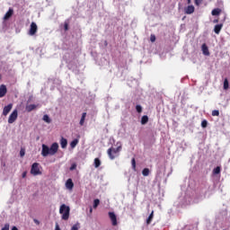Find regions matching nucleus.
Returning <instances> with one entry per match:
<instances>
[{
	"mask_svg": "<svg viewBox=\"0 0 230 230\" xmlns=\"http://www.w3.org/2000/svg\"><path fill=\"white\" fill-rule=\"evenodd\" d=\"M57 152H58V143H53L50 147L45 144L42 145L41 155L43 157H48V155H55Z\"/></svg>",
	"mask_w": 230,
	"mask_h": 230,
	"instance_id": "obj_1",
	"label": "nucleus"
},
{
	"mask_svg": "<svg viewBox=\"0 0 230 230\" xmlns=\"http://www.w3.org/2000/svg\"><path fill=\"white\" fill-rule=\"evenodd\" d=\"M71 208L66 204H62L59 208V213L62 215V220H69V213Z\"/></svg>",
	"mask_w": 230,
	"mask_h": 230,
	"instance_id": "obj_2",
	"label": "nucleus"
},
{
	"mask_svg": "<svg viewBox=\"0 0 230 230\" xmlns=\"http://www.w3.org/2000/svg\"><path fill=\"white\" fill-rule=\"evenodd\" d=\"M31 174L34 176L42 175V172H40V168L39 167V163L32 164L31 168Z\"/></svg>",
	"mask_w": 230,
	"mask_h": 230,
	"instance_id": "obj_3",
	"label": "nucleus"
},
{
	"mask_svg": "<svg viewBox=\"0 0 230 230\" xmlns=\"http://www.w3.org/2000/svg\"><path fill=\"white\" fill-rule=\"evenodd\" d=\"M121 150V146H118L117 148L111 147L108 149L107 154L110 159L114 160L116 156L113 154H118Z\"/></svg>",
	"mask_w": 230,
	"mask_h": 230,
	"instance_id": "obj_4",
	"label": "nucleus"
},
{
	"mask_svg": "<svg viewBox=\"0 0 230 230\" xmlns=\"http://www.w3.org/2000/svg\"><path fill=\"white\" fill-rule=\"evenodd\" d=\"M19 116V112L17 111V110H14L9 116L8 119V123L12 124V123H15V121L17 120V118Z\"/></svg>",
	"mask_w": 230,
	"mask_h": 230,
	"instance_id": "obj_5",
	"label": "nucleus"
},
{
	"mask_svg": "<svg viewBox=\"0 0 230 230\" xmlns=\"http://www.w3.org/2000/svg\"><path fill=\"white\" fill-rule=\"evenodd\" d=\"M38 30H39V27L37 26V23L32 22L31 23V27H30V30H29V35L33 37V35H35L37 33Z\"/></svg>",
	"mask_w": 230,
	"mask_h": 230,
	"instance_id": "obj_6",
	"label": "nucleus"
},
{
	"mask_svg": "<svg viewBox=\"0 0 230 230\" xmlns=\"http://www.w3.org/2000/svg\"><path fill=\"white\" fill-rule=\"evenodd\" d=\"M13 107V104H12V103L4 106V110H3V115L8 116V114H10V111H12Z\"/></svg>",
	"mask_w": 230,
	"mask_h": 230,
	"instance_id": "obj_7",
	"label": "nucleus"
},
{
	"mask_svg": "<svg viewBox=\"0 0 230 230\" xmlns=\"http://www.w3.org/2000/svg\"><path fill=\"white\" fill-rule=\"evenodd\" d=\"M6 93H8V89L6 88V85L1 84L0 85V98H4V96H6Z\"/></svg>",
	"mask_w": 230,
	"mask_h": 230,
	"instance_id": "obj_8",
	"label": "nucleus"
},
{
	"mask_svg": "<svg viewBox=\"0 0 230 230\" xmlns=\"http://www.w3.org/2000/svg\"><path fill=\"white\" fill-rule=\"evenodd\" d=\"M109 217L112 222V226H118V218L116 217V214H114V212H109Z\"/></svg>",
	"mask_w": 230,
	"mask_h": 230,
	"instance_id": "obj_9",
	"label": "nucleus"
},
{
	"mask_svg": "<svg viewBox=\"0 0 230 230\" xmlns=\"http://www.w3.org/2000/svg\"><path fill=\"white\" fill-rule=\"evenodd\" d=\"M194 12H195V6L193 5H189L184 8V13H186L187 15H191V13H193Z\"/></svg>",
	"mask_w": 230,
	"mask_h": 230,
	"instance_id": "obj_10",
	"label": "nucleus"
},
{
	"mask_svg": "<svg viewBox=\"0 0 230 230\" xmlns=\"http://www.w3.org/2000/svg\"><path fill=\"white\" fill-rule=\"evenodd\" d=\"M201 50L203 55H205V57H209L210 53H209V49L208 48V45H206V43H204L201 46Z\"/></svg>",
	"mask_w": 230,
	"mask_h": 230,
	"instance_id": "obj_11",
	"label": "nucleus"
},
{
	"mask_svg": "<svg viewBox=\"0 0 230 230\" xmlns=\"http://www.w3.org/2000/svg\"><path fill=\"white\" fill-rule=\"evenodd\" d=\"M66 190H73V188H75V183L73 182V180L72 179H68L66 181Z\"/></svg>",
	"mask_w": 230,
	"mask_h": 230,
	"instance_id": "obj_12",
	"label": "nucleus"
},
{
	"mask_svg": "<svg viewBox=\"0 0 230 230\" xmlns=\"http://www.w3.org/2000/svg\"><path fill=\"white\" fill-rule=\"evenodd\" d=\"M222 28H224V24L220 23V24H217L214 27V31L217 35L220 34V31H222Z\"/></svg>",
	"mask_w": 230,
	"mask_h": 230,
	"instance_id": "obj_13",
	"label": "nucleus"
},
{
	"mask_svg": "<svg viewBox=\"0 0 230 230\" xmlns=\"http://www.w3.org/2000/svg\"><path fill=\"white\" fill-rule=\"evenodd\" d=\"M12 15H13V9H9L8 12L4 16V21H8V19H10Z\"/></svg>",
	"mask_w": 230,
	"mask_h": 230,
	"instance_id": "obj_14",
	"label": "nucleus"
},
{
	"mask_svg": "<svg viewBox=\"0 0 230 230\" xmlns=\"http://www.w3.org/2000/svg\"><path fill=\"white\" fill-rule=\"evenodd\" d=\"M35 109H37V105L35 104H29L25 107V111H27V112H31V111H35Z\"/></svg>",
	"mask_w": 230,
	"mask_h": 230,
	"instance_id": "obj_15",
	"label": "nucleus"
},
{
	"mask_svg": "<svg viewBox=\"0 0 230 230\" xmlns=\"http://www.w3.org/2000/svg\"><path fill=\"white\" fill-rule=\"evenodd\" d=\"M85 118H87V112H84V113L82 114L81 119H80V121H79V125H80L81 127H84V124L85 123Z\"/></svg>",
	"mask_w": 230,
	"mask_h": 230,
	"instance_id": "obj_16",
	"label": "nucleus"
},
{
	"mask_svg": "<svg viewBox=\"0 0 230 230\" xmlns=\"http://www.w3.org/2000/svg\"><path fill=\"white\" fill-rule=\"evenodd\" d=\"M60 145H61V148H67V139L62 137L60 139Z\"/></svg>",
	"mask_w": 230,
	"mask_h": 230,
	"instance_id": "obj_17",
	"label": "nucleus"
},
{
	"mask_svg": "<svg viewBox=\"0 0 230 230\" xmlns=\"http://www.w3.org/2000/svg\"><path fill=\"white\" fill-rule=\"evenodd\" d=\"M93 164L94 168H100V166H102V161L100 160V158H95Z\"/></svg>",
	"mask_w": 230,
	"mask_h": 230,
	"instance_id": "obj_18",
	"label": "nucleus"
},
{
	"mask_svg": "<svg viewBox=\"0 0 230 230\" xmlns=\"http://www.w3.org/2000/svg\"><path fill=\"white\" fill-rule=\"evenodd\" d=\"M152 220H154V211L151 212V214L146 219L147 226H150V224H152Z\"/></svg>",
	"mask_w": 230,
	"mask_h": 230,
	"instance_id": "obj_19",
	"label": "nucleus"
},
{
	"mask_svg": "<svg viewBox=\"0 0 230 230\" xmlns=\"http://www.w3.org/2000/svg\"><path fill=\"white\" fill-rule=\"evenodd\" d=\"M148 123V116L144 115L141 118V125H146Z\"/></svg>",
	"mask_w": 230,
	"mask_h": 230,
	"instance_id": "obj_20",
	"label": "nucleus"
},
{
	"mask_svg": "<svg viewBox=\"0 0 230 230\" xmlns=\"http://www.w3.org/2000/svg\"><path fill=\"white\" fill-rule=\"evenodd\" d=\"M142 175H144V177H148L150 175V169L148 168L143 169Z\"/></svg>",
	"mask_w": 230,
	"mask_h": 230,
	"instance_id": "obj_21",
	"label": "nucleus"
},
{
	"mask_svg": "<svg viewBox=\"0 0 230 230\" xmlns=\"http://www.w3.org/2000/svg\"><path fill=\"white\" fill-rule=\"evenodd\" d=\"M222 13V9L220 8H215L214 10H212L211 13L212 15H218L219 13Z\"/></svg>",
	"mask_w": 230,
	"mask_h": 230,
	"instance_id": "obj_22",
	"label": "nucleus"
},
{
	"mask_svg": "<svg viewBox=\"0 0 230 230\" xmlns=\"http://www.w3.org/2000/svg\"><path fill=\"white\" fill-rule=\"evenodd\" d=\"M223 87H224L225 91H227V89H229V80H227V78H225Z\"/></svg>",
	"mask_w": 230,
	"mask_h": 230,
	"instance_id": "obj_23",
	"label": "nucleus"
},
{
	"mask_svg": "<svg viewBox=\"0 0 230 230\" xmlns=\"http://www.w3.org/2000/svg\"><path fill=\"white\" fill-rule=\"evenodd\" d=\"M76 145H78V139H77V138L74 139V140L70 143L71 148H75V147H76Z\"/></svg>",
	"mask_w": 230,
	"mask_h": 230,
	"instance_id": "obj_24",
	"label": "nucleus"
},
{
	"mask_svg": "<svg viewBox=\"0 0 230 230\" xmlns=\"http://www.w3.org/2000/svg\"><path fill=\"white\" fill-rule=\"evenodd\" d=\"M136 111L138 112V114H141L143 112V107L139 104L136 106Z\"/></svg>",
	"mask_w": 230,
	"mask_h": 230,
	"instance_id": "obj_25",
	"label": "nucleus"
},
{
	"mask_svg": "<svg viewBox=\"0 0 230 230\" xmlns=\"http://www.w3.org/2000/svg\"><path fill=\"white\" fill-rule=\"evenodd\" d=\"M43 121H45L46 123H51V119H49V115H44Z\"/></svg>",
	"mask_w": 230,
	"mask_h": 230,
	"instance_id": "obj_26",
	"label": "nucleus"
},
{
	"mask_svg": "<svg viewBox=\"0 0 230 230\" xmlns=\"http://www.w3.org/2000/svg\"><path fill=\"white\" fill-rule=\"evenodd\" d=\"M100 206V199H96L93 200V208L96 209Z\"/></svg>",
	"mask_w": 230,
	"mask_h": 230,
	"instance_id": "obj_27",
	"label": "nucleus"
},
{
	"mask_svg": "<svg viewBox=\"0 0 230 230\" xmlns=\"http://www.w3.org/2000/svg\"><path fill=\"white\" fill-rule=\"evenodd\" d=\"M213 173H214V175H218V173H220V166L216 167L213 170Z\"/></svg>",
	"mask_w": 230,
	"mask_h": 230,
	"instance_id": "obj_28",
	"label": "nucleus"
},
{
	"mask_svg": "<svg viewBox=\"0 0 230 230\" xmlns=\"http://www.w3.org/2000/svg\"><path fill=\"white\" fill-rule=\"evenodd\" d=\"M202 128H206L208 127V120L204 119L201 122Z\"/></svg>",
	"mask_w": 230,
	"mask_h": 230,
	"instance_id": "obj_29",
	"label": "nucleus"
},
{
	"mask_svg": "<svg viewBox=\"0 0 230 230\" xmlns=\"http://www.w3.org/2000/svg\"><path fill=\"white\" fill-rule=\"evenodd\" d=\"M212 116H220V111L218 110H214L212 111Z\"/></svg>",
	"mask_w": 230,
	"mask_h": 230,
	"instance_id": "obj_30",
	"label": "nucleus"
},
{
	"mask_svg": "<svg viewBox=\"0 0 230 230\" xmlns=\"http://www.w3.org/2000/svg\"><path fill=\"white\" fill-rule=\"evenodd\" d=\"M131 164H132L133 170H136V158H132Z\"/></svg>",
	"mask_w": 230,
	"mask_h": 230,
	"instance_id": "obj_31",
	"label": "nucleus"
},
{
	"mask_svg": "<svg viewBox=\"0 0 230 230\" xmlns=\"http://www.w3.org/2000/svg\"><path fill=\"white\" fill-rule=\"evenodd\" d=\"M64 29H65V31H67V30H69V23H67V22H65Z\"/></svg>",
	"mask_w": 230,
	"mask_h": 230,
	"instance_id": "obj_32",
	"label": "nucleus"
},
{
	"mask_svg": "<svg viewBox=\"0 0 230 230\" xmlns=\"http://www.w3.org/2000/svg\"><path fill=\"white\" fill-rule=\"evenodd\" d=\"M2 230H10V224L6 223Z\"/></svg>",
	"mask_w": 230,
	"mask_h": 230,
	"instance_id": "obj_33",
	"label": "nucleus"
},
{
	"mask_svg": "<svg viewBox=\"0 0 230 230\" xmlns=\"http://www.w3.org/2000/svg\"><path fill=\"white\" fill-rule=\"evenodd\" d=\"M150 40H151V42H155V35L151 34Z\"/></svg>",
	"mask_w": 230,
	"mask_h": 230,
	"instance_id": "obj_34",
	"label": "nucleus"
},
{
	"mask_svg": "<svg viewBox=\"0 0 230 230\" xmlns=\"http://www.w3.org/2000/svg\"><path fill=\"white\" fill-rule=\"evenodd\" d=\"M73 170H76V164H73L70 166V171L73 172Z\"/></svg>",
	"mask_w": 230,
	"mask_h": 230,
	"instance_id": "obj_35",
	"label": "nucleus"
},
{
	"mask_svg": "<svg viewBox=\"0 0 230 230\" xmlns=\"http://www.w3.org/2000/svg\"><path fill=\"white\" fill-rule=\"evenodd\" d=\"M25 154H26V152L24 151V149H21V151H20L21 157H24Z\"/></svg>",
	"mask_w": 230,
	"mask_h": 230,
	"instance_id": "obj_36",
	"label": "nucleus"
},
{
	"mask_svg": "<svg viewBox=\"0 0 230 230\" xmlns=\"http://www.w3.org/2000/svg\"><path fill=\"white\" fill-rule=\"evenodd\" d=\"M79 229V225H74L71 228V230H78Z\"/></svg>",
	"mask_w": 230,
	"mask_h": 230,
	"instance_id": "obj_37",
	"label": "nucleus"
},
{
	"mask_svg": "<svg viewBox=\"0 0 230 230\" xmlns=\"http://www.w3.org/2000/svg\"><path fill=\"white\" fill-rule=\"evenodd\" d=\"M26 175H28V172L25 171L22 174V179H26Z\"/></svg>",
	"mask_w": 230,
	"mask_h": 230,
	"instance_id": "obj_38",
	"label": "nucleus"
},
{
	"mask_svg": "<svg viewBox=\"0 0 230 230\" xmlns=\"http://www.w3.org/2000/svg\"><path fill=\"white\" fill-rule=\"evenodd\" d=\"M55 230H60V226H58V223H56V228Z\"/></svg>",
	"mask_w": 230,
	"mask_h": 230,
	"instance_id": "obj_39",
	"label": "nucleus"
},
{
	"mask_svg": "<svg viewBox=\"0 0 230 230\" xmlns=\"http://www.w3.org/2000/svg\"><path fill=\"white\" fill-rule=\"evenodd\" d=\"M34 222H35V224H37L38 226L40 224V223L39 222V220H37V219H34Z\"/></svg>",
	"mask_w": 230,
	"mask_h": 230,
	"instance_id": "obj_40",
	"label": "nucleus"
},
{
	"mask_svg": "<svg viewBox=\"0 0 230 230\" xmlns=\"http://www.w3.org/2000/svg\"><path fill=\"white\" fill-rule=\"evenodd\" d=\"M188 4H191V0H187Z\"/></svg>",
	"mask_w": 230,
	"mask_h": 230,
	"instance_id": "obj_41",
	"label": "nucleus"
},
{
	"mask_svg": "<svg viewBox=\"0 0 230 230\" xmlns=\"http://www.w3.org/2000/svg\"><path fill=\"white\" fill-rule=\"evenodd\" d=\"M213 22H214V23H217V22H218V20H217H217H214Z\"/></svg>",
	"mask_w": 230,
	"mask_h": 230,
	"instance_id": "obj_42",
	"label": "nucleus"
},
{
	"mask_svg": "<svg viewBox=\"0 0 230 230\" xmlns=\"http://www.w3.org/2000/svg\"><path fill=\"white\" fill-rule=\"evenodd\" d=\"M195 4H199V1H198V0H196V1H195Z\"/></svg>",
	"mask_w": 230,
	"mask_h": 230,
	"instance_id": "obj_43",
	"label": "nucleus"
},
{
	"mask_svg": "<svg viewBox=\"0 0 230 230\" xmlns=\"http://www.w3.org/2000/svg\"><path fill=\"white\" fill-rule=\"evenodd\" d=\"M90 213H93V208H90Z\"/></svg>",
	"mask_w": 230,
	"mask_h": 230,
	"instance_id": "obj_44",
	"label": "nucleus"
},
{
	"mask_svg": "<svg viewBox=\"0 0 230 230\" xmlns=\"http://www.w3.org/2000/svg\"><path fill=\"white\" fill-rule=\"evenodd\" d=\"M1 78H2V76H1V75H0V80H1Z\"/></svg>",
	"mask_w": 230,
	"mask_h": 230,
	"instance_id": "obj_45",
	"label": "nucleus"
}]
</instances>
